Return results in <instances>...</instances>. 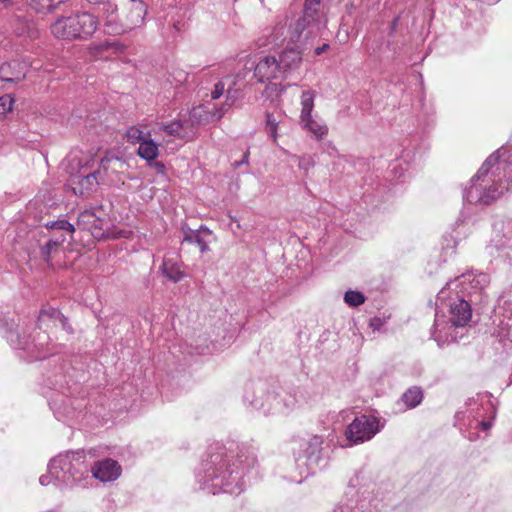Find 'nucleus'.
Instances as JSON below:
<instances>
[{"label": "nucleus", "instance_id": "obj_1", "mask_svg": "<svg viewBox=\"0 0 512 512\" xmlns=\"http://www.w3.org/2000/svg\"><path fill=\"white\" fill-rule=\"evenodd\" d=\"M257 463L255 449L251 445L228 441L209 447L207 457L196 471L199 489L211 494H240L244 489V470Z\"/></svg>", "mask_w": 512, "mask_h": 512}, {"label": "nucleus", "instance_id": "obj_2", "mask_svg": "<svg viewBox=\"0 0 512 512\" xmlns=\"http://www.w3.org/2000/svg\"><path fill=\"white\" fill-rule=\"evenodd\" d=\"M512 185V148L501 147L491 154L464 189L463 199L470 204H490Z\"/></svg>", "mask_w": 512, "mask_h": 512}, {"label": "nucleus", "instance_id": "obj_3", "mask_svg": "<svg viewBox=\"0 0 512 512\" xmlns=\"http://www.w3.org/2000/svg\"><path fill=\"white\" fill-rule=\"evenodd\" d=\"M321 0H306L303 16L287 26L278 23L271 32L268 44L278 46L285 41L297 42L304 34L306 38L316 36L325 26L326 19L318 10Z\"/></svg>", "mask_w": 512, "mask_h": 512}, {"label": "nucleus", "instance_id": "obj_4", "mask_svg": "<svg viewBox=\"0 0 512 512\" xmlns=\"http://www.w3.org/2000/svg\"><path fill=\"white\" fill-rule=\"evenodd\" d=\"M449 309V319L444 315H435L434 328L432 336L438 346H443L458 340L462 337L459 333L471 320V305L463 296L457 294V300L452 302Z\"/></svg>", "mask_w": 512, "mask_h": 512}, {"label": "nucleus", "instance_id": "obj_5", "mask_svg": "<svg viewBox=\"0 0 512 512\" xmlns=\"http://www.w3.org/2000/svg\"><path fill=\"white\" fill-rule=\"evenodd\" d=\"M48 470L54 485L60 489L78 484L88 471L84 465V456L79 451L59 454L50 460Z\"/></svg>", "mask_w": 512, "mask_h": 512}, {"label": "nucleus", "instance_id": "obj_6", "mask_svg": "<svg viewBox=\"0 0 512 512\" xmlns=\"http://www.w3.org/2000/svg\"><path fill=\"white\" fill-rule=\"evenodd\" d=\"M295 444L298 445V450L294 451L295 466L300 477H294L292 480L301 483L306 477L314 474L324 460L323 438L314 435L308 439L295 441Z\"/></svg>", "mask_w": 512, "mask_h": 512}, {"label": "nucleus", "instance_id": "obj_7", "mask_svg": "<svg viewBox=\"0 0 512 512\" xmlns=\"http://www.w3.org/2000/svg\"><path fill=\"white\" fill-rule=\"evenodd\" d=\"M98 27L97 17L83 12L57 19L51 26V32L57 38L87 39Z\"/></svg>", "mask_w": 512, "mask_h": 512}, {"label": "nucleus", "instance_id": "obj_8", "mask_svg": "<svg viewBox=\"0 0 512 512\" xmlns=\"http://www.w3.org/2000/svg\"><path fill=\"white\" fill-rule=\"evenodd\" d=\"M10 344L26 354L27 361L43 360L55 353L50 347V338L46 332L37 331L32 340L22 338L18 331H9L6 335Z\"/></svg>", "mask_w": 512, "mask_h": 512}, {"label": "nucleus", "instance_id": "obj_9", "mask_svg": "<svg viewBox=\"0 0 512 512\" xmlns=\"http://www.w3.org/2000/svg\"><path fill=\"white\" fill-rule=\"evenodd\" d=\"M490 282L486 273L467 272L450 280L438 293V300L443 303L452 290L463 297L481 292Z\"/></svg>", "mask_w": 512, "mask_h": 512}, {"label": "nucleus", "instance_id": "obj_10", "mask_svg": "<svg viewBox=\"0 0 512 512\" xmlns=\"http://www.w3.org/2000/svg\"><path fill=\"white\" fill-rule=\"evenodd\" d=\"M384 427L381 418L373 414H362L353 419L345 430V437L351 445L371 440Z\"/></svg>", "mask_w": 512, "mask_h": 512}, {"label": "nucleus", "instance_id": "obj_11", "mask_svg": "<svg viewBox=\"0 0 512 512\" xmlns=\"http://www.w3.org/2000/svg\"><path fill=\"white\" fill-rule=\"evenodd\" d=\"M357 484L358 475L350 480L343 499L332 512H373L378 510V503H374L376 499H372L367 490L357 489Z\"/></svg>", "mask_w": 512, "mask_h": 512}, {"label": "nucleus", "instance_id": "obj_12", "mask_svg": "<svg viewBox=\"0 0 512 512\" xmlns=\"http://www.w3.org/2000/svg\"><path fill=\"white\" fill-rule=\"evenodd\" d=\"M244 401L257 410L262 409L265 414L287 413L296 403L295 398L292 396L280 397L271 393L265 395L264 400L262 396H256L254 392L251 394L248 389L244 395Z\"/></svg>", "mask_w": 512, "mask_h": 512}, {"label": "nucleus", "instance_id": "obj_13", "mask_svg": "<svg viewBox=\"0 0 512 512\" xmlns=\"http://www.w3.org/2000/svg\"><path fill=\"white\" fill-rule=\"evenodd\" d=\"M78 165L79 170L70 175L68 186L75 195L88 197L100 184V171H92L88 161L85 164H81L79 161Z\"/></svg>", "mask_w": 512, "mask_h": 512}, {"label": "nucleus", "instance_id": "obj_14", "mask_svg": "<svg viewBox=\"0 0 512 512\" xmlns=\"http://www.w3.org/2000/svg\"><path fill=\"white\" fill-rule=\"evenodd\" d=\"M314 99L315 93L313 91L307 90L302 93L300 123L305 130L320 140L327 135L328 128L321 119L312 115Z\"/></svg>", "mask_w": 512, "mask_h": 512}, {"label": "nucleus", "instance_id": "obj_15", "mask_svg": "<svg viewBox=\"0 0 512 512\" xmlns=\"http://www.w3.org/2000/svg\"><path fill=\"white\" fill-rule=\"evenodd\" d=\"M188 78V73L177 67H170L162 76V95L168 101L178 99L183 93L184 84Z\"/></svg>", "mask_w": 512, "mask_h": 512}, {"label": "nucleus", "instance_id": "obj_16", "mask_svg": "<svg viewBox=\"0 0 512 512\" xmlns=\"http://www.w3.org/2000/svg\"><path fill=\"white\" fill-rule=\"evenodd\" d=\"M254 77L260 83L271 82L274 79L285 78L278 59L275 56H261L254 68Z\"/></svg>", "mask_w": 512, "mask_h": 512}, {"label": "nucleus", "instance_id": "obj_17", "mask_svg": "<svg viewBox=\"0 0 512 512\" xmlns=\"http://www.w3.org/2000/svg\"><path fill=\"white\" fill-rule=\"evenodd\" d=\"M181 231L183 234L182 243L195 244L202 254L210 250L209 244L214 236L208 227L201 225L198 229H191L187 224H183Z\"/></svg>", "mask_w": 512, "mask_h": 512}, {"label": "nucleus", "instance_id": "obj_18", "mask_svg": "<svg viewBox=\"0 0 512 512\" xmlns=\"http://www.w3.org/2000/svg\"><path fill=\"white\" fill-rule=\"evenodd\" d=\"M91 472L94 478L102 482H110L116 480L121 475V466L116 460L107 458L95 462Z\"/></svg>", "mask_w": 512, "mask_h": 512}, {"label": "nucleus", "instance_id": "obj_19", "mask_svg": "<svg viewBox=\"0 0 512 512\" xmlns=\"http://www.w3.org/2000/svg\"><path fill=\"white\" fill-rule=\"evenodd\" d=\"M287 116L281 110L275 112H266L264 131L274 144H277L280 131L286 127Z\"/></svg>", "mask_w": 512, "mask_h": 512}, {"label": "nucleus", "instance_id": "obj_20", "mask_svg": "<svg viewBox=\"0 0 512 512\" xmlns=\"http://www.w3.org/2000/svg\"><path fill=\"white\" fill-rule=\"evenodd\" d=\"M491 242L497 249L512 247V219L494 223Z\"/></svg>", "mask_w": 512, "mask_h": 512}, {"label": "nucleus", "instance_id": "obj_21", "mask_svg": "<svg viewBox=\"0 0 512 512\" xmlns=\"http://www.w3.org/2000/svg\"><path fill=\"white\" fill-rule=\"evenodd\" d=\"M146 14V7L142 2L133 1V6L129 11L127 16L128 23L126 24L125 29H121L118 27H111V21L109 20L106 23L107 32L108 33H121L126 29H133L135 27L140 26L144 21V16Z\"/></svg>", "mask_w": 512, "mask_h": 512}, {"label": "nucleus", "instance_id": "obj_22", "mask_svg": "<svg viewBox=\"0 0 512 512\" xmlns=\"http://www.w3.org/2000/svg\"><path fill=\"white\" fill-rule=\"evenodd\" d=\"M230 105L227 102L220 106L214 105L213 107H210L209 104L200 105L193 109L191 116L204 122L217 121L225 115Z\"/></svg>", "mask_w": 512, "mask_h": 512}, {"label": "nucleus", "instance_id": "obj_23", "mask_svg": "<svg viewBox=\"0 0 512 512\" xmlns=\"http://www.w3.org/2000/svg\"><path fill=\"white\" fill-rule=\"evenodd\" d=\"M26 69V64L17 60L4 63L0 66V80L9 83L20 82L26 76Z\"/></svg>", "mask_w": 512, "mask_h": 512}, {"label": "nucleus", "instance_id": "obj_24", "mask_svg": "<svg viewBox=\"0 0 512 512\" xmlns=\"http://www.w3.org/2000/svg\"><path fill=\"white\" fill-rule=\"evenodd\" d=\"M301 53L295 48L285 49L279 56L278 63L286 77L287 73L297 68L301 63Z\"/></svg>", "mask_w": 512, "mask_h": 512}, {"label": "nucleus", "instance_id": "obj_25", "mask_svg": "<svg viewBox=\"0 0 512 512\" xmlns=\"http://www.w3.org/2000/svg\"><path fill=\"white\" fill-rule=\"evenodd\" d=\"M93 209H86L78 215L77 226L85 230L101 229V217Z\"/></svg>", "mask_w": 512, "mask_h": 512}, {"label": "nucleus", "instance_id": "obj_26", "mask_svg": "<svg viewBox=\"0 0 512 512\" xmlns=\"http://www.w3.org/2000/svg\"><path fill=\"white\" fill-rule=\"evenodd\" d=\"M162 275L174 283L186 277V273L182 269V264L172 259L162 261Z\"/></svg>", "mask_w": 512, "mask_h": 512}, {"label": "nucleus", "instance_id": "obj_27", "mask_svg": "<svg viewBox=\"0 0 512 512\" xmlns=\"http://www.w3.org/2000/svg\"><path fill=\"white\" fill-rule=\"evenodd\" d=\"M49 404L59 419H72L74 417L71 399H51Z\"/></svg>", "mask_w": 512, "mask_h": 512}, {"label": "nucleus", "instance_id": "obj_28", "mask_svg": "<svg viewBox=\"0 0 512 512\" xmlns=\"http://www.w3.org/2000/svg\"><path fill=\"white\" fill-rule=\"evenodd\" d=\"M423 391L418 386L408 388L402 395L401 401L407 409H413L420 405L423 400Z\"/></svg>", "mask_w": 512, "mask_h": 512}, {"label": "nucleus", "instance_id": "obj_29", "mask_svg": "<svg viewBox=\"0 0 512 512\" xmlns=\"http://www.w3.org/2000/svg\"><path fill=\"white\" fill-rule=\"evenodd\" d=\"M138 155L147 161L155 160L158 155V145L153 140L145 139L139 144Z\"/></svg>", "mask_w": 512, "mask_h": 512}, {"label": "nucleus", "instance_id": "obj_30", "mask_svg": "<svg viewBox=\"0 0 512 512\" xmlns=\"http://www.w3.org/2000/svg\"><path fill=\"white\" fill-rule=\"evenodd\" d=\"M366 301L365 295L358 290L349 289L344 294V302L349 307H358Z\"/></svg>", "mask_w": 512, "mask_h": 512}, {"label": "nucleus", "instance_id": "obj_31", "mask_svg": "<svg viewBox=\"0 0 512 512\" xmlns=\"http://www.w3.org/2000/svg\"><path fill=\"white\" fill-rule=\"evenodd\" d=\"M62 313L53 307L50 306H44L39 313L38 316V322L40 324L44 323L47 320H51L53 322H57L58 319L61 317Z\"/></svg>", "mask_w": 512, "mask_h": 512}, {"label": "nucleus", "instance_id": "obj_32", "mask_svg": "<svg viewBox=\"0 0 512 512\" xmlns=\"http://www.w3.org/2000/svg\"><path fill=\"white\" fill-rule=\"evenodd\" d=\"M162 132H165L169 136H175L178 138H183L185 136L183 123L181 121H175L165 126L162 125Z\"/></svg>", "mask_w": 512, "mask_h": 512}, {"label": "nucleus", "instance_id": "obj_33", "mask_svg": "<svg viewBox=\"0 0 512 512\" xmlns=\"http://www.w3.org/2000/svg\"><path fill=\"white\" fill-rule=\"evenodd\" d=\"M226 91V101L230 100L232 98V89L228 88L225 89V83L223 81H218L213 89L210 92L211 100H217L219 99Z\"/></svg>", "mask_w": 512, "mask_h": 512}, {"label": "nucleus", "instance_id": "obj_34", "mask_svg": "<svg viewBox=\"0 0 512 512\" xmlns=\"http://www.w3.org/2000/svg\"><path fill=\"white\" fill-rule=\"evenodd\" d=\"M211 352L210 345L206 338L200 339V343L197 341L194 343H190V354H198V355H204Z\"/></svg>", "mask_w": 512, "mask_h": 512}, {"label": "nucleus", "instance_id": "obj_35", "mask_svg": "<svg viewBox=\"0 0 512 512\" xmlns=\"http://www.w3.org/2000/svg\"><path fill=\"white\" fill-rule=\"evenodd\" d=\"M126 137L128 142L132 144L141 143L143 140H145L144 133L137 127H131L126 132Z\"/></svg>", "mask_w": 512, "mask_h": 512}, {"label": "nucleus", "instance_id": "obj_36", "mask_svg": "<svg viewBox=\"0 0 512 512\" xmlns=\"http://www.w3.org/2000/svg\"><path fill=\"white\" fill-rule=\"evenodd\" d=\"M445 241L447 242V244L442 247V251L440 254V257H442L441 263L446 262L447 259L455 253L456 248V242L452 238L445 239Z\"/></svg>", "mask_w": 512, "mask_h": 512}, {"label": "nucleus", "instance_id": "obj_37", "mask_svg": "<svg viewBox=\"0 0 512 512\" xmlns=\"http://www.w3.org/2000/svg\"><path fill=\"white\" fill-rule=\"evenodd\" d=\"M59 247L54 245L52 241L48 240L47 243L41 248V257L44 261L49 262L53 253L57 252Z\"/></svg>", "mask_w": 512, "mask_h": 512}, {"label": "nucleus", "instance_id": "obj_38", "mask_svg": "<svg viewBox=\"0 0 512 512\" xmlns=\"http://www.w3.org/2000/svg\"><path fill=\"white\" fill-rule=\"evenodd\" d=\"M14 99L10 95H4L0 97V116H4L6 113L12 110Z\"/></svg>", "mask_w": 512, "mask_h": 512}, {"label": "nucleus", "instance_id": "obj_39", "mask_svg": "<svg viewBox=\"0 0 512 512\" xmlns=\"http://www.w3.org/2000/svg\"><path fill=\"white\" fill-rule=\"evenodd\" d=\"M54 226H55V232L64 231V232L72 235V233L75 231L74 225L65 219H58V220L54 221Z\"/></svg>", "mask_w": 512, "mask_h": 512}, {"label": "nucleus", "instance_id": "obj_40", "mask_svg": "<svg viewBox=\"0 0 512 512\" xmlns=\"http://www.w3.org/2000/svg\"><path fill=\"white\" fill-rule=\"evenodd\" d=\"M111 160L112 159L108 157L102 158L96 169H94V162H92L91 165L89 164V166L92 167V171H100V182L103 180V175L107 173L109 169V163L111 162Z\"/></svg>", "mask_w": 512, "mask_h": 512}, {"label": "nucleus", "instance_id": "obj_41", "mask_svg": "<svg viewBox=\"0 0 512 512\" xmlns=\"http://www.w3.org/2000/svg\"><path fill=\"white\" fill-rule=\"evenodd\" d=\"M505 313L507 317L506 327H507V336L512 341V302L505 303Z\"/></svg>", "mask_w": 512, "mask_h": 512}, {"label": "nucleus", "instance_id": "obj_42", "mask_svg": "<svg viewBox=\"0 0 512 512\" xmlns=\"http://www.w3.org/2000/svg\"><path fill=\"white\" fill-rule=\"evenodd\" d=\"M49 240L52 241L54 245L60 247L66 241V236L64 233L54 232Z\"/></svg>", "mask_w": 512, "mask_h": 512}, {"label": "nucleus", "instance_id": "obj_43", "mask_svg": "<svg viewBox=\"0 0 512 512\" xmlns=\"http://www.w3.org/2000/svg\"><path fill=\"white\" fill-rule=\"evenodd\" d=\"M385 324V320L380 317H373L370 320L369 326L373 329V331H379Z\"/></svg>", "mask_w": 512, "mask_h": 512}, {"label": "nucleus", "instance_id": "obj_44", "mask_svg": "<svg viewBox=\"0 0 512 512\" xmlns=\"http://www.w3.org/2000/svg\"><path fill=\"white\" fill-rule=\"evenodd\" d=\"M495 415H496V410L493 407L492 419L491 420H487V421H485V420L480 421V422H478L477 426L479 428H481L482 430H484V431H488L493 426V420L495 418Z\"/></svg>", "mask_w": 512, "mask_h": 512}, {"label": "nucleus", "instance_id": "obj_45", "mask_svg": "<svg viewBox=\"0 0 512 512\" xmlns=\"http://www.w3.org/2000/svg\"><path fill=\"white\" fill-rule=\"evenodd\" d=\"M57 322H59L61 324L62 328L65 331H67L69 333L73 332L72 327L68 323V319L63 314L61 315V317L58 319Z\"/></svg>", "mask_w": 512, "mask_h": 512}, {"label": "nucleus", "instance_id": "obj_46", "mask_svg": "<svg viewBox=\"0 0 512 512\" xmlns=\"http://www.w3.org/2000/svg\"><path fill=\"white\" fill-rule=\"evenodd\" d=\"M52 480L54 481L53 477L50 475V473L48 472V474L46 475H42L40 478H39V482L42 486H47L49 485Z\"/></svg>", "mask_w": 512, "mask_h": 512}, {"label": "nucleus", "instance_id": "obj_47", "mask_svg": "<svg viewBox=\"0 0 512 512\" xmlns=\"http://www.w3.org/2000/svg\"><path fill=\"white\" fill-rule=\"evenodd\" d=\"M110 47L114 48L115 44L114 43H110L109 41L102 42L98 46V48L101 49V50H106V49H109Z\"/></svg>", "mask_w": 512, "mask_h": 512}, {"label": "nucleus", "instance_id": "obj_48", "mask_svg": "<svg viewBox=\"0 0 512 512\" xmlns=\"http://www.w3.org/2000/svg\"><path fill=\"white\" fill-rule=\"evenodd\" d=\"M328 48H329V45L325 43V44H323L322 46L317 47V48L315 49V54H316V55H320V54H322L323 52H325Z\"/></svg>", "mask_w": 512, "mask_h": 512}, {"label": "nucleus", "instance_id": "obj_49", "mask_svg": "<svg viewBox=\"0 0 512 512\" xmlns=\"http://www.w3.org/2000/svg\"><path fill=\"white\" fill-rule=\"evenodd\" d=\"M246 163H248V154H244V156H243V159H242V160H240V161H235V162H234V166L237 168V167H239L240 165H242V164H246Z\"/></svg>", "mask_w": 512, "mask_h": 512}, {"label": "nucleus", "instance_id": "obj_50", "mask_svg": "<svg viewBox=\"0 0 512 512\" xmlns=\"http://www.w3.org/2000/svg\"><path fill=\"white\" fill-rule=\"evenodd\" d=\"M45 227L49 230H53L55 232V226H54V221H51V222H47L45 224Z\"/></svg>", "mask_w": 512, "mask_h": 512}, {"label": "nucleus", "instance_id": "obj_51", "mask_svg": "<svg viewBox=\"0 0 512 512\" xmlns=\"http://www.w3.org/2000/svg\"><path fill=\"white\" fill-rule=\"evenodd\" d=\"M173 27L175 28V30L180 31L181 27H182V23L180 21H175V22H173Z\"/></svg>", "mask_w": 512, "mask_h": 512}, {"label": "nucleus", "instance_id": "obj_52", "mask_svg": "<svg viewBox=\"0 0 512 512\" xmlns=\"http://www.w3.org/2000/svg\"><path fill=\"white\" fill-rule=\"evenodd\" d=\"M231 222H234L236 224L237 228H241L240 222L233 216H230Z\"/></svg>", "mask_w": 512, "mask_h": 512}, {"label": "nucleus", "instance_id": "obj_53", "mask_svg": "<svg viewBox=\"0 0 512 512\" xmlns=\"http://www.w3.org/2000/svg\"><path fill=\"white\" fill-rule=\"evenodd\" d=\"M12 0H0V4H3V5H7L11 2Z\"/></svg>", "mask_w": 512, "mask_h": 512}, {"label": "nucleus", "instance_id": "obj_54", "mask_svg": "<svg viewBox=\"0 0 512 512\" xmlns=\"http://www.w3.org/2000/svg\"><path fill=\"white\" fill-rule=\"evenodd\" d=\"M300 168H306V163H303L302 161L299 162Z\"/></svg>", "mask_w": 512, "mask_h": 512}, {"label": "nucleus", "instance_id": "obj_55", "mask_svg": "<svg viewBox=\"0 0 512 512\" xmlns=\"http://www.w3.org/2000/svg\"><path fill=\"white\" fill-rule=\"evenodd\" d=\"M397 21H398V19H394V21H393V27H392V28H394V27H395V25H396Z\"/></svg>", "mask_w": 512, "mask_h": 512}, {"label": "nucleus", "instance_id": "obj_56", "mask_svg": "<svg viewBox=\"0 0 512 512\" xmlns=\"http://www.w3.org/2000/svg\"><path fill=\"white\" fill-rule=\"evenodd\" d=\"M17 33H18V34H20V35H22V34H24V33H25V31H24V30H21V31H17Z\"/></svg>", "mask_w": 512, "mask_h": 512}]
</instances>
